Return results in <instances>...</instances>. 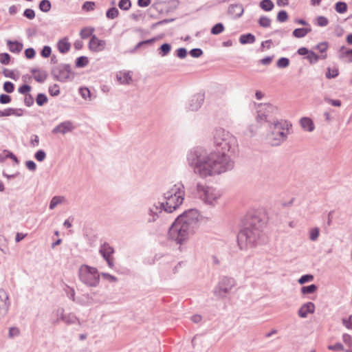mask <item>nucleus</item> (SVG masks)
<instances>
[{
  "label": "nucleus",
  "instance_id": "1a4fd4ad",
  "mask_svg": "<svg viewBox=\"0 0 352 352\" xmlns=\"http://www.w3.org/2000/svg\"><path fill=\"white\" fill-rule=\"evenodd\" d=\"M51 74L54 79L60 82H66L74 78V75L69 64H59L52 67Z\"/></svg>",
  "mask_w": 352,
  "mask_h": 352
},
{
  "label": "nucleus",
  "instance_id": "6e6d98bb",
  "mask_svg": "<svg viewBox=\"0 0 352 352\" xmlns=\"http://www.w3.org/2000/svg\"><path fill=\"white\" fill-rule=\"evenodd\" d=\"M34 157L38 162H43L46 157V153L43 150H38L34 154Z\"/></svg>",
  "mask_w": 352,
  "mask_h": 352
},
{
  "label": "nucleus",
  "instance_id": "7ed1b4c3",
  "mask_svg": "<svg viewBox=\"0 0 352 352\" xmlns=\"http://www.w3.org/2000/svg\"><path fill=\"white\" fill-rule=\"evenodd\" d=\"M185 190L182 183L174 184L167 191L163 193L164 212L171 213L177 210L184 200Z\"/></svg>",
  "mask_w": 352,
  "mask_h": 352
},
{
  "label": "nucleus",
  "instance_id": "0eeeda50",
  "mask_svg": "<svg viewBox=\"0 0 352 352\" xmlns=\"http://www.w3.org/2000/svg\"><path fill=\"white\" fill-rule=\"evenodd\" d=\"M80 281L89 287H96L99 285L100 274L97 268L86 264L81 265L78 271Z\"/></svg>",
  "mask_w": 352,
  "mask_h": 352
},
{
  "label": "nucleus",
  "instance_id": "603ef678",
  "mask_svg": "<svg viewBox=\"0 0 352 352\" xmlns=\"http://www.w3.org/2000/svg\"><path fill=\"white\" fill-rule=\"evenodd\" d=\"M287 19L288 14L285 10H280L277 14V21L280 23L286 21Z\"/></svg>",
  "mask_w": 352,
  "mask_h": 352
},
{
  "label": "nucleus",
  "instance_id": "b1692460",
  "mask_svg": "<svg viewBox=\"0 0 352 352\" xmlns=\"http://www.w3.org/2000/svg\"><path fill=\"white\" fill-rule=\"evenodd\" d=\"M6 43L9 50L12 53L18 54L23 50V44L17 41H12L10 40H8Z\"/></svg>",
  "mask_w": 352,
  "mask_h": 352
},
{
  "label": "nucleus",
  "instance_id": "09e8293b",
  "mask_svg": "<svg viewBox=\"0 0 352 352\" xmlns=\"http://www.w3.org/2000/svg\"><path fill=\"white\" fill-rule=\"evenodd\" d=\"M320 230L318 228H314L309 232V239L315 241L319 236Z\"/></svg>",
  "mask_w": 352,
  "mask_h": 352
},
{
  "label": "nucleus",
  "instance_id": "4468645a",
  "mask_svg": "<svg viewBox=\"0 0 352 352\" xmlns=\"http://www.w3.org/2000/svg\"><path fill=\"white\" fill-rule=\"evenodd\" d=\"M99 252L103 258L107 261L109 267H113L114 265L113 258L111 256L114 253V249L109 243H104L100 247Z\"/></svg>",
  "mask_w": 352,
  "mask_h": 352
},
{
  "label": "nucleus",
  "instance_id": "f704fd0d",
  "mask_svg": "<svg viewBox=\"0 0 352 352\" xmlns=\"http://www.w3.org/2000/svg\"><path fill=\"white\" fill-rule=\"evenodd\" d=\"M38 8L43 12H48L52 8V4L49 0H42L39 3Z\"/></svg>",
  "mask_w": 352,
  "mask_h": 352
},
{
  "label": "nucleus",
  "instance_id": "79ce46f5",
  "mask_svg": "<svg viewBox=\"0 0 352 352\" xmlns=\"http://www.w3.org/2000/svg\"><path fill=\"white\" fill-rule=\"evenodd\" d=\"M48 101V98L45 94L40 93L36 96V102L38 106H43Z\"/></svg>",
  "mask_w": 352,
  "mask_h": 352
},
{
  "label": "nucleus",
  "instance_id": "c03bdc74",
  "mask_svg": "<svg viewBox=\"0 0 352 352\" xmlns=\"http://www.w3.org/2000/svg\"><path fill=\"white\" fill-rule=\"evenodd\" d=\"M118 7L122 10H129L131 7L130 0H120L118 3Z\"/></svg>",
  "mask_w": 352,
  "mask_h": 352
},
{
  "label": "nucleus",
  "instance_id": "0e129e2a",
  "mask_svg": "<svg viewBox=\"0 0 352 352\" xmlns=\"http://www.w3.org/2000/svg\"><path fill=\"white\" fill-rule=\"evenodd\" d=\"M187 50L184 47H180L176 51V56L179 58H184L187 56Z\"/></svg>",
  "mask_w": 352,
  "mask_h": 352
},
{
  "label": "nucleus",
  "instance_id": "5701e85b",
  "mask_svg": "<svg viewBox=\"0 0 352 352\" xmlns=\"http://www.w3.org/2000/svg\"><path fill=\"white\" fill-rule=\"evenodd\" d=\"M244 10L241 4H232L228 7V13L235 16V18L241 17Z\"/></svg>",
  "mask_w": 352,
  "mask_h": 352
},
{
  "label": "nucleus",
  "instance_id": "6e6552de",
  "mask_svg": "<svg viewBox=\"0 0 352 352\" xmlns=\"http://www.w3.org/2000/svg\"><path fill=\"white\" fill-rule=\"evenodd\" d=\"M235 285L236 281L233 278L221 277L217 285L214 289V294L219 298H223L226 297Z\"/></svg>",
  "mask_w": 352,
  "mask_h": 352
},
{
  "label": "nucleus",
  "instance_id": "bf43d9fd",
  "mask_svg": "<svg viewBox=\"0 0 352 352\" xmlns=\"http://www.w3.org/2000/svg\"><path fill=\"white\" fill-rule=\"evenodd\" d=\"M327 48L328 43L326 41L320 43L316 46V49L318 50L322 54L326 52Z\"/></svg>",
  "mask_w": 352,
  "mask_h": 352
},
{
  "label": "nucleus",
  "instance_id": "f257e3e1",
  "mask_svg": "<svg viewBox=\"0 0 352 352\" xmlns=\"http://www.w3.org/2000/svg\"><path fill=\"white\" fill-rule=\"evenodd\" d=\"M213 141L217 151L208 152L202 146H195L186 153L188 166L203 179L231 170L234 166L228 153L236 150V138L224 129L217 128L213 132Z\"/></svg>",
  "mask_w": 352,
  "mask_h": 352
},
{
  "label": "nucleus",
  "instance_id": "f8f14e48",
  "mask_svg": "<svg viewBox=\"0 0 352 352\" xmlns=\"http://www.w3.org/2000/svg\"><path fill=\"white\" fill-rule=\"evenodd\" d=\"M168 237L176 242L177 244L182 245L185 243L190 238L187 234L185 233L181 227L173 222L172 226L168 230Z\"/></svg>",
  "mask_w": 352,
  "mask_h": 352
},
{
  "label": "nucleus",
  "instance_id": "f3484780",
  "mask_svg": "<svg viewBox=\"0 0 352 352\" xmlns=\"http://www.w3.org/2000/svg\"><path fill=\"white\" fill-rule=\"evenodd\" d=\"M74 129V126L71 121H65L59 124H58L56 127L52 129V133L54 134H66L67 133L72 132Z\"/></svg>",
  "mask_w": 352,
  "mask_h": 352
},
{
  "label": "nucleus",
  "instance_id": "49530a36",
  "mask_svg": "<svg viewBox=\"0 0 352 352\" xmlns=\"http://www.w3.org/2000/svg\"><path fill=\"white\" fill-rule=\"evenodd\" d=\"M289 65V60L287 58L282 57L276 63V66L279 68H285Z\"/></svg>",
  "mask_w": 352,
  "mask_h": 352
},
{
  "label": "nucleus",
  "instance_id": "473e14b6",
  "mask_svg": "<svg viewBox=\"0 0 352 352\" xmlns=\"http://www.w3.org/2000/svg\"><path fill=\"white\" fill-rule=\"evenodd\" d=\"M119 10L116 7L110 8L106 12V16L109 19H114L119 15Z\"/></svg>",
  "mask_w": 352,
  "mask_h": 352
},
{
  "label": "nucleus",
  "instance_id": "c756f323",
  "mask_svg": "<svg viewBox=\"0 0 352 352\" xmlns=\"http://www.w3.org/2000/svg\"><path fill=\"white\" fill-rule=\"evenodd\" d=\"M65 201V197L62 196H54L52 198L49 208L50 210H54L58 204H60Z\"/></svg>",
  "mask_w": 352,
  "mask_h": 352
},
{
  "label": "nucleus",
  "instance_id": "338daca9",
  "mask_svg": "<svg viewBox=\"0 0 352 352\" xmlns=\"http://www.w3.org/2000/svg\"><path fill=\"white\" fill-rule=\"evenodd\" d=\"M31 87L29 85L24 84L21 85L18 91L21 94H29L28 92L30 91Z\"/></svg>",
  "mask_w": 352,
  "mask_h": 352
},
{
  "label": "nucleus",
  "instance_id": "20e7f679",
  "mask_svg": "<svg viewBox=\"0 0 352 352\" xmlns=\"http://www.w3.org/2000/svg\"><path fill=\"white\" fill-rule=\"evenodd\" d=\"M192 192L195 198L199 199L204 204L211 207L216 206L222 197L221 189L201 182L196 184L195 188Z\"/></svg>",
  "mask_w": 352,
  "mask_h": 352
},
{
  "label": "nucleus",
  "instance_id": "864d4df0",
  "mask_svg": "<svg viewBox=\"0 0 352 352\" xmlns=\"http://www.w3.org/2000/svg\"><path fill=\"white\" fill-rule=\"evenodd\" d=\"M20 334V330L18 327H12L9 329L8 337L10 338H13L14 337L19 336Z\"/></svg>",
  "mask_w": 352,
  "mask_h": 352
},
{
  "label": "nucleus",
  "instance_id": "58836bf2",
  "mask_svg": "<svg viewBox=\"0 0 352 352\" xmlns=\"http://www.w3.org/2000/svg\"><path fill=\"white\" fill-rule=\"evenodd\" d=\"M339 75V70L338 68L333 69L328 67L325 74V76L328 79L335 78Z\"/></svg>",
  "mask_w": 352,
  "mask_h": 352
},
{
  "label": "nucleus",
  "instance_id": "39448f33",
  "mask_svg": "<svg viewBox=\"0 0 352 352\" xmlns=\"http://www.w3.org/2000/svg\"><path fill=\"white\" fill-rule=\"evenodd\" d=\"M199 216L198 210L189 209L178 216L174 222L190 237L198 228Z\"/></svg>",
  "mask_w": 352,
  "mask_h": 352
},
{
  "label": "nucleus",
  "instance_id": "e433bc0d",
  "mask_svg": "<svg viewBox=\"0 0 352 352\" xmlns=\"http://www.w3.org/2000/svg\"><path fill=\"white\" fill-rule=\"evenodd\" d=\"M94 31V28H85L82 29L80 32V36L82 39L87 38L89 37H91L93 35V32Z\"/></svg>",
  "mask_w": 352,
  "mask_h": 352
},
{
  "label": "nucleus",
  "instance_id": "412c9836",
  "mask_svg": "<svg viewBox=\"0 0 352 352\" xmlns=\"http://www.w3.org/2000/svg\"><path fill=\"white\" fill-rule=\"evenodd\" d=\"M300 126L303 130L311 132L315 129V125L313 120L308 117H303L300 120Z\"/></svg>",
  "mask_w": 352,
  "mask_h": 352
},
{
  "label": "nucleus",
  "instance_id": "680f3d73",
  "mask_svg": "<svg viewBox=\"0 0 352 352\" xmlns=\"http://www.w3.org/2000/svg\"><path fill=\"white\" fill-rule=\"evenodd\" d=\"M79 92L81 95V96L87 100V98H89L90 99V97H91V92L89 91V89L87 87H82V88H80L79 89Z\"/></svg>",
  "mask_w": 352,
  "mask_h": 352
},
{
  "label": "nucleus",
  "instance_id": "72a5a7b5",
  "mask_svg": "<svg viewBox=\"0 0 352 352\" xmlns=\"http://www.w3.org/2000/svg\"><path fill=\"white\" fill-rule=\"evenodd\" d=\"M118 80L122 84H129L131 80V76L129 72H124L121 74L120 76H117Z\"/></svg>",
  "mask_w": 352,
  "mask_h": 352
},
{
  "label": "nucleus",
  "instance_id": "c85d7f7f",
  "mask_svg": "<svg viewBox=\"0 0 352 352\" xmlns=\"http://www.w3.org/2000/svg\"><path fill=\"white\" fill-rule=\"evenodd\" d=\"M171 50V45L167 43H163L157 50L158 54L164 57L166 56Z\"/></svg>",
  "mask_w": 352,
  "mask_h": 352
},
{
  "label": "nucleus",
  "instance_id": "aec40b11",
  "mask_svg": "<svg viewBox=\"0 0 352 352\" xmlns=\"http://www.w3.org/2000/svg\"><path fill=\"white\" fill-rule=\"evenodd\" d=\"M10 306V302L8 293L3 289L0 288V309L6 314L9 310Z\"/></svg>",
  "mask_w": 352,
  "mask_h": 352
},
{
  "label": "nucleus",
  "instance_id": "a878e982",
  "mask_svg": "<svg viewBox=\"0 0 352 352\" xmlns=\"http://www.w3.org/2000/svg\"><path fill=\"white\" fill-rule=\"evenodd\" d=\"M32 73L34 75V78L38 82H43L47 76V74L44 71H39L38 69H34L32 70Z\"/></svg>",
  "mask_w": 352,
  "mask_h": 352
},
{
  "label": "nucleus",
  "instance_id": "4c0bfd02",
  "mask_svg": "<svg viewBox=\"0 0 352 352\" xmlns=\"http://www.w3.org/2000/svg\"><path fill=\"white\" fill-rule=\"evenodd\" d=\"M347 4L344 1H338L335 5V10L340 14H343L347 10Z\"/></svg>",
  "mask_w": 352,
  "mask_h": 352
},
{
  "label": "nucleus",
  "instance_id": "13d9d810",
  "mask_svg": "<svg viewBox=\"0 0 352 352\" xmlns=\"http://www.w3.org/2000/svg\"><path fill=\"white\" fill-rule=\"evenodd\" d=\"M23 15L28 19H33L35 17V12L31 8H27L24 10Z\"/></svg>",
  "mask_w": 352,
  "mask_h": 352
},
{
  "label": "nucleus",
  "instance_id": "c9c22d12",
  "mask_svg": "<svg viewBox=\"0 0 352 352\" xmlns=\"http://www.w3.org/2000/svg\"><path fill=\"white\" fill-rule=\"evenodd\" d=\"M89 63V60L87 56H81L76 60V67L78 68L85 67Z\"/></svg>",
  "mask_w": 352,
  "mask_h": 352
},
{
  "label": "nucleus",
  "instance_id": "3c124183",
  "mask_svg": "<svg viewBox=\"0 0 352 352\" xmlns=\"http://www.w3.org/2000/svg\"><path fill=\"white\" fill-rule=\"evenodd\" d=\"M96 4L94 1H85L82 5V8L83 10L89 12L94 10Z\"/></svg>",
  "mask_w": 352,
  "mask_h": 352
},
{
  "label": "nucleus",
  "instance_id": "4d7b16f0",
  "mask_svg": "<svg viewBox=\"0 0 352 352\" xmlns=\"http://www.w3.org/2000/svg\"><path fill=\"white\" fill-rule=\"evenodd\" d=\"M49 93L52 96H56L60 94L59 86L54 84L49 87Z\"/></svg>",
  "mask_w": 352,
  "mask_h": 352
},
{
  "label": "nucleus",
  "instance_id": "393cba45",
  "mask_svg": "<svg viewBox=\"0 0 352 352\" xmlns=\"http://www.w3.org/2000/svg\"><path fill=\"white\" fill-rule=\"evenodd\" d=\"M327 57V54H323L321 56H318L314 52L311 51L309 52L308 55L306 56V58L309 61L311 64L316 63L320 58L326 59Z\"/></svg>",
  "mask_w": 352,
  "mask_h": 352
},
{
  "label": "nucleus",
  "instance_id": "e2e57ef3",
  "mask_svg": "<svg viewBox=\"0 0 352 352\" xmlns=\"http://www.w3.org/2000/svg\"><path fill=\"white\" fill-rule=\"evenodd\" d=\"M189 54L193 58H199L202 55L203 51L200 48H194L190 50Z\"/></svg>",
  "mask_w": 352,
  "mask_h": 352
},
{
  "label": "nucleus",
  "instance_id": "37998d69",
  "mask_svg": "<svg viewBox=\"0 0 352 352\" xmlns=\"http://www.w3.org/2000/svg\"><path fill=\"white\" fill-rule=\"evenodd\" d=\"M156 41V38H150V39H147V40H144V41H142L140 42H139L135 47L133 51H135L138 49H140V47L144 46V45H151L153 44L155 41Z\"/></svg>",
  "mask_w": 352,
  "mask_h": 352
},
{
  "label": "nucleus",
  "instance_id": "2eb2a0df",
  "mask_svg": "<svg viewBox=\"0 0 352 352\" xmlns=\"http://www.w3.org/2000/svg\"><path fill=\"white\" fill-rule=\"evenodd\" d=\"M106 47V41L99 39L95 34L92 35L89 43V49L91 52H98L102 51Z\"/></svg>",
  "mask_w": 352,
  "mask_h": 352
},
{
  "label": "nucleus",
  "instance_id": "cd10ccee",
  "mask_svg": "<svg viewBox=\"0 0 352 352\" xmlns=\"http://www.w3.org/2000/svg\"><path fill=\"white\" fill-rule=\"evenodd\" d=\"M255 41V36L251 33L241 35L239 42L241 44L253 43Z\"/></svg>",
  "mask_w": 352,
  "mask_h": 352
},
{
  "label": "nucleus",
  "instance_id": "7c9ffc66",
  "mask_svg": "<svg viewBox=\"0 0 352 352\" xmlns=\"http://www.w3.org/2000/svg\"><path fill=\"white\" fill-rule=\"evenodd\" d=\"M261 8L264 11H271L274 8V3L271 0H262L259 4Z\"/></svg>",
  "mask_w": 352,
  "mask_h": 352
},
{
  "label": "nucleus",
  "instance_id": "a211bd4d",
  "mask_svg": "<svg viewBox=\"0 0 352 352\" xmlns=\"http://www.w3.org/2000/svg\"><path fill=\"white\" fill-rule=\"evenodd\" d=\"M314 311L315 305L311 302H307L300 307L298 314L300 318H305L309 314H313Z\"/></svg>",
  "mask_w": 352,
  "mask_h": 352
},
{
  "label": "nucleus",
  "instance_id": "ea45409f",
  "mask_svg": "<svg viewBox=\"0 0 352 352\" xmlns=\"http://www.w3.org/2000/svg\"><path fill=\"white\" fill-rule=\"evenodd\" d=\"M63 290L65 293L66 294L67 296L72 300V301H75V290L74 288L69 287L67 285H65V287L63 288Z\"/></svg>",
  "mask_w": 352,
  "mask_h": 352
},
{
  "label": "nucleus",
  "instance_id": "052dcab7",
  "mask_svg": "<svg viewBox=\"0 0 352 352\" xmlns=\"http://www.w3.org/2000/svg\"><path fill=\"white\" fill-rule=\"evenodd\" d=\"M10 61V56L8 53H3L0 56V63L3 65H8Z\"/></svg>",
  "mask_w": 352,
  "mask_h": 352
},
{
  "label": "nucleus",
  "instance_id": "774afa93",
  "mask_svg": "<svg viewBox=\"0 0 352 352\" xmlns=\"http://www.w3.org/2000/svg\"><path fill=\"white\" fill-rule=\"evenodd\" d=\"M24 104L27 107H31L34 104V98L31 94H26L24 98Z\"/></svg>",
  "mask_w": 352,
  "mask_h": 352
},
{
  "label": "nucleus",
  "instance_id": "8fccbe9b",
  "mask_svg": "<svg viewBox=\"0 0 352 352\" xmlns=\"http://www.w3.org/2000/svg\"><path fill=\"white\" fill-rule=\"evenodd\" d=\"M3 90L8 94L14 91V85L10 81H6L3 84Z\"/></svg>",
  "mask_w": 352,
  "mask_h": 352
},
{
  "label": "nucleus",
  "instance_id": "2f4dec72",
  "mask_svg": "<svg viewBox=\"0 0 352 352\" xmlns=\"http://www.w3.org/2000/svg\"><path fill=\"white\" fill-rule=\"evenodd\" d=\"M318 287L315 284H311L307 286L301 287V293L304 295L314 294L316 292Z\"/></svg>",
  "mask_w": 352,
  "mask_h": 352
},
{
  "label": "nucleus",
  "instance_id": "4be33fe9",
  "mask_svg": "<svg viewBox=\"0 0 352 352\" xmlns=\"http://www.w3.org/2000/svg\"><path fill=\"white\" fill-rule=\"evenodd\" d=\"M71 47V44L68 41V38L64 37L59 40L57 43V48L60 53L66 54L67 53Z\"/></svg>",
  "mask_w": 352,
  "mask_h": 352
},
{
  "label": "nucleus",
  "instance_id": "a19ab883",
  "mask_svg": "<svg viewBox=\"0 0 352 352\" xmlns=\"http://www.w3.org/2000/svg\"><path fill=\"white\" fill-rule=\"evenodd\" d=\"M224 30V25L221 23H216L210 30V32L213 35H217L223 32Z\"/></svg>",
  "mask_w": 352,
  "mask_h": 352
},
{
  "label": "nucleus",
  "instance_id": "5fc2aeb1",
  "mask_svg": "<svg viewBox=\"0 0 352 352\" xmlns=\"http://www.w3.org/2000/svg\"><path fill=\"white\" fill-rule=\"evenodd\" d=\"M317 25L320 27L327 26L329 23V20L327 17L323 16H318L316 19Z\"/></svg>",
  "mask_w": 352,
  "mask_h": 352
},
{
  "label": "nucleus",
  "instance_id": "bb28decb",
  "mask_svg": "<svg viewBox=\"0 0 352 352\" xmlns=\"http://www.w3.org/2000/svg\"><path fill=\"white\" fill-rule=\"evenodd\" d=\"M311 31V29L310 28H296L293 31L292 34L296 38H303Z\"/></svg>",
  "mask_w": 352,
  "mask_h": 352
},
{
  "label": "nucleus",
  "instance_id": "a18cd8bd",
  "mask_svg": "<svg viewBox=\"0 0 352 352\" xmlns=\"http://www.w3.org/2000/svg\"><path fill=\"white\" fill-rule=\"evenodd\" d=\"M258 24L263 28H268L271 24V19L267 16H261L258 20Z\"/></svg>",
  "mask_w": 352,
  "mask_h": 352
},
{
  "label": "nucleus",
  "instance_id": "6ab92c4d",
  "mask_svg": "<svg viewBox=\"0 0 352 352\" xmlns=\"http://www.w3.org/2000/svg\"><path fill=\"white\" fill-rule=\"evenodd\" d=\"M339 59L347 63H352V49H347L344 46L340 47L338 52Z\"/></svg>",
  "mask_w": 352,
  "mask_h": 352
},
{
  "label": "nucleus",
  "instance_id": "69168bd1",
  "mask_svg": "<svg viewBox=\"0 0 352 352\" xmlns=\"http://www.w3.org/2000/svg\"><path fill=\"white\" fill-rule=\"evenodd\" d=\"M52 53V49L50 46H44L41 52V55L44 58H48Z\"/></svg>",
  "mask_w": 352,
  "mask_h": 352
},
{
  "label": "nucleus",
  "instance_id": "de8ad7c7",
  "mask_svg": "<svg viewBox=\"0 0 352 352\" xmlns=\"http://www.w3.org/2000/svg\"><path fill=\"white\" fill-rule=\"evenodd\" d=\"M314 277L311 274L302 275L298 280V283L303 285L306 283L311 282L314 280Z\"/></svg>",
  "mask_w": 352,
  "mask_h": 352
},
{
  "label": "nucleus",
  "instance_id": "dca6fc26",
  "mask_svg": "<svg viewBox=\"0 0 352 352\" xmlns=\"http://www.w3.org/2000/svg\"><path fill=\"white\" fill-rule=\"evenodd\" d=\"M56 314L60 315V320L61 321H63L67 324H72L75 323H78L79 324L80 321L78 318L76 317V316L73 313H69V314H65L64 313V309L59 307L56 310Z\"/></svg>",
  "mask_w": 352,
  "mask_h": 352
},
{
  "label": "nucleus",
  "instance_id": "423d86ee",
  "mask_svg": "<svg viewBox=\"0 0 352 352\" xmlns=\"http://www.w3.org/2000/svg\"><path fill=\"white\" fill-rule=\"evenodd\" d=\"M287 127L288 124L285 120H276L270 123V132L267 136L268 143L273 146L280 145L287 139L285 131Z\"/></svg>",
  "mask_w": 352,
  "mask_h": 352
},
{
  "label": "nucleus",
  "instance_id": "f03ea898",
  "mask_svg": "<svg viewBox=\"0 0 352 352\" xmlns=\"http://www.w3.org/2000/svg\"><path fill=\"white\" fill-rule=\"evenodd\" d=\"M265 224V219L256 212H250L245 215L244 226L237 234V244L241 250L257 245Z\"/></svg>",
  "mask_w": 352,
  "mask_h": 352
},
{
  "label": "nucleus",
  "instance_id": "9d476101",
  "mask_svg": "<svg viewBox=\"0 0 352 352\" xmlns=\"http://www.w3.org/2000/svg\"><path fill=\"white\" fill-rule=\"evenodd\" d=\"M277 111V108L271 104H259L257 109V122H271V119L276 113Z\"/></svg>",
  "mask_w": 352,
  "mask_h": 352
},
{
  "label": "nucleus",
  "instance_id": "9b49d317",
  "mask_svg": "<svg viewBox=\"0 0 352 352\" xmlns=\"http://www.w3.org/2000/svg\"><path fill=\"white\" fill-rule=\"evenodd\" d=\"M164 210V205L160 201H155L146 208V223H153L160 217Z\"/></svg>",
  "mask_w": 352,
  "mask_h": 352
},
{
  "label": "nucleus",
  "instance_id": "ddd939ff",
  "mask_svg": "<svg viewBox=\"0 0 352 352\" xmlns=\"http://www.w3.org/2000/svg\"><path fill=\"white\" fill-rule=\"evenodd\" d=\"M205 99L204 93L199 92L194 94L188 100L186 109L189 111H196L201 108Z\"/></svg>",
  "mask_w": 352,
  "mask_h": 352
}]
</instances>
